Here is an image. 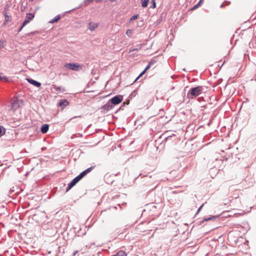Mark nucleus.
<instances>
[{"label": "nucleus", "mask_w": 256, "mask_h": 256, "mask_svg": "<svg viewBox=\"0 0 256 256\" xmlns=\"http://www.w3.org/2000/svg\"><path fill=\"white\" fill-rule=\"evenodd\" d=\"M202 86H198L191 88L187 94V97L189 99H193L202 93Z\"/></svg>", "instance_id": "f257e3e1"}, {"label": "nucleus", "mask_w": 256, "mask_h": 256, "mask_svg": "<svg viewBox=\"0 0 256 256\" xmlns=\"http://www.w3.org/2000/svg\"><path fill=\"white\" fill-rule=\"evenodd\" d=\"M64 67L76 71L78 70L80 68H82V66L77 63H66L64 64Z\"/></svg>", "instance_id": "f03ea898"}, {"label": "nucleus", "mask_w": 256, "mask_h": 256, "mask_svg": "<svg viewBox=\"0 0 256 256\" xmlns=\"http://www.w3.org/2000/svg\"><path fill=\"white\" fill-rule=\"evenodd\" d=\"M123 100V96L122 95H116L112 97L109 100L112 105H117L120 104Z\"/></svg>", "instance_id": "7ed1b4c3"}, {"label": "nucleus", "mask_w": 256, "mask_h": 256, "mask_svg": "<svg viewBox=\"0 0 256 256\" xmlns=\"http://www.w3.org/2000/svg\"><path fill=\"white\" fill-rule=\"evenodd\" d=\"M114 108V106L110 102V100H108L105 104L102 106L101 108L102 110L104 113H106L108 111L112 110Z\"/></svg>", "instance_id": "20e7f679"}, {"label": "nucleus", "mask_w": 256, "mask_h": 256, "mask_svg": "<svg viewBox=\"0 0 256 256\" xmlns=\"http://www.w3.org/2000/svg\"><path fill=\"white\" fill-rule=\"evenodd\" d=\"M8 6L7 5L5 6L3 14L5 17V20H4V22H3V24H2L3 26H6L8 22H10L12 20L10 18V16H8L7 14V11L8 10Z\"/></svg>", "instance_id": "39448f33"}, {"label": "nucleus", "mask_w": 256, "mask_h": 256, "mask_svg": "<svg viewBox=\"0 0 256 256\" xmlns=\"http://www.w3.org/2000/svg\"><path fill=\"white\" fill-rule=\"evenodd\" d=\"M20 101L19 100H14L11 103V109L14 111L16 110L20 106Z\"/></svg>", "instance_id": "423d86ee"}, {"label": "nucleus", "mask_w": 256, "mask_h": 256, "mask_svg": "<svg viewBox=\"0 0 256 256\" xmlns=\"http://www.w3.org/2000/svg\"><path fill=\"white\" fill-rule=\"evenodd\" d=\"M27 80H28V82L30 84L34 86H36L37 88H39V87H40L41 86V83L40 82H38L36 80H34L33 79L28 78Z\"/></svg>", "instance_id": "0eeeda50"}, {"label": "nucleus", "mask_w": 256, "mask_h": 256, "mask_svg": "<svg viewBox=\"0 0 256 256\" xmlns=\"http://www.w3.org/2000/svg\"><path fill=\"white\" fill-rule=\"evenodd\" d=\"M78 182L76 181L74 178L68 184V186L66 189V192L69 191L73 186H74Z\"/></svg>", "instance_id": "6e6552de"}, {"label": "nucleus", "mask_w": 256, "mask_h": 256, "mask_svg": "<svg viewBox=\"0 0 256 256\" xmlns=\"http://www.w3.org/2000/svg\"><path fill=\"white\" fill-rule=\"evenodd\" d=\"M49 128V126L48 124H44L40 128L41 132L42 134H46L48 132Z\"/></svg>", "instance_id": "1a4fd4ad"}, {"label": "nucleus", "mask_w": 256, "mask_h": 256, "mask_svg": "<svg viewBox=\"0 0 256 256\" xmlns=\"http://www.w3.org/2000/svg\"><path fill=\"white\" fill-rule=\"evenodd\" d=\"M69 102L66 99L62 100L59 102V106L64 108L68 104Z\"/></svg>", "instance_id": "9d476101"}, {"label": "nucleus", "mask_w": 256, "mask_h": 256, "mask_svg": "<svg viewBox=\"0 0 256 256\" xmlns=\"http://www.w3.org/2000/svg\"><path fill=\"white\" fill-rule=\"evenodd\" d=\"M98 26V24L97 23H92L90 22L89 23V28L88 29L91 31H93Z\"/></svg>", "instance_id": "9b49d317"}, {"label": "nucleus", "mask_w": 256, "mask_h": 256, "mask_svg": "<svg viewBox=\"0 0 256 256\" xmlns=\"http://www.w3.org/2000/svg\"><path fill=\"white\" fill-rule=\"evenodd\" d=\"M34 17V14L32 13H28L26 14V19L28 20V22L32 20Z\"/></svg>", "instance_id": "f8f14e48"}, {"label": "nucleus", "mask_w": 256, "mask_h": 256, "mask_svg": "<svg viewBox=\"0 0 256 256\" xmlns=\"http://www.w3.org/2000/svg\"><path fill=\"white\" fill-rule=\"evenodd\" d=\"M60 18V14L56 16L53 19L51 20L49 22L53 24L58 22Z\"/></svg>", "instance_id": "ddd939ff"}, {"label": "nucleus", "mask_w": 256, "mask_h": 256, "mask_svg": "<svg viewBox=\"0 0 256 256\" xmlns=\"http://www.w3.org/2000/svg\"><path fill=\"white\" fill-rule=\"evenodd\" d=\"M219 216V215H217V216H210L209 218H205L203 220L202 222H204V221H208V220H216L218 217Z\"/></svg>", "instance_id": "4468645a"}, {"label": "nucleus", "mask_w": 256, "mask_h": 256, "mask_svg": "<svg viewBox=\"0 0 256 256\" xmlns=\"http://www.w3.org/2000/svg\"><path fill=\"white\" fill-rule=\"evenodd\" d=\"M114 256H126V254L124 250H120Z\"/></svg>", "instance_id": "2eb2a0df"}, {"label": "nucleus", "mask_w": 256, "mask_h": 256, "mask_svg": "<svg viewBox=\"0 0 256 256\" xmlns=\"http://www.w3.org/2000/svg\"><path fill=\"white\" fill-rule=\"evenodd\" d=\"M94 244H94V243H91L90 245V244H88V245H86V246H85V247H84V248H82L81 249L80 251H84V252H82V254H84V252H86V250H86V248H91V246H92V245H94Z\"/></svg>", "instance_id": "dca6fc26"}, {"label": "nucleus", "mask_w": 256, "mask_h": 256, "mask_svg": "<svg viewBox=\"0 0 256 256\" xmlns=\"http://www.w3.org/2000/svg\"><path fill=\"white\" fill-rule=\"evenodd\" d=\"M141 1H142V7H143V8L147 7L149 0H141Z\"/></svg>", "instance_id": "f3484780"}, {"label": "nucleus", "mask_w": 256, "mask_h": 256, "mask_svg": "<svg viewBox=\"0 0 256 256\" xmlns=\"http://www.w3.org/2000/svg\"><path fill=\"white\" fill-rule=\"evenodd\" d=\"M54 88L58 92H62L65 91L64 88L61 86H54Z\"/></svg>", "instance_id": "a211bd4d"}, {"label": "nucleus", "mask_w": 256, "mask_h": 256, "mask_svg": "<svg viewBox=\"0 0 256 256\" xmlns=\"http://www.w3.org/2000/svg\"><path fill=\"white\" fill-rule=\"evenodd\" d=\"M94 168V166H92L84 171V173L86 175L88 174Z\"/></svg>", "instance_id": "6ab92c4d"}, {"label": "nucleus", "mask_w": 256, "mask_h": 256, "mask_svg": "<svg viewBox=\"0 0 256 256\" xmlns=\"http://www.w3.org/2000/svg\"><path fill=\"white\" fill-rule=\"evenodd\" d=\"M94 168V166H92L84 171V173L86 175L88 174Z\"/></svg>", "instance_id": "aec40b11"}, {"label": "nucleus", "mask_w": 256, "mask_h": 256, "mask_svg": "<svg viewBox=\"0 0 256 256\" xmlns=\"http://www.w3.org/2000/svg\"><path fill=\"white\" fill-rule=\"evenodd\" d=\"M2 74L0 73V80L4 81H8V78L6 76H1Z\"/></svg>", "instance_id": "412c9836"}, {"label": "nucleus", "mask_w": 256, "mask_h": 256, "mask_svg": "<svg viewBox=\"0 0 256 256\" xmlns=\"http://www.w3.org/2000/svg\"><path fill=\"white\" fill-rule=\"evenodd\" d=\"M156 7V3L155 0H152V6H150V8H154Z\"/></svg>", "instance_id": "4be33fe9"}, {"label": "nucleus", "mask_w": 256, "mask_h": 256, "mask_svg": "<svg viewBox=\"0 0 256 256\" xmlns=\"http://www.w3.org/2000/svg\"><path fill=\"white\" fill-rule=\"evenodd\" d=\"M126 34L128 36L130 37L132 34V30L128 29L126 32Z\"/></svg>", "instance_id": "5701e85b"}, {"label": "nucleus", "mask_w": 256, "mask_h": 256, "mask_svg": "<svg viewBox=\"0 0 256 256\" xmlns=\"http://www.w3.org/2000/svg\"><path fill=\"white\" fill-rule=\"evenodd\" d=\"M76 181L78 182L81 180L82 178L81 177L80 175L79 174L78 176L74 178Z\"/></svg>", "instance_id": "b1692460"}, {"label": "nucleus", "mask_w": 256, "mask_h": 256, "mask_svg": "<svg viewBox=\"0 0 256 256\" xmlns=\"http://www.w3.org/2000/svg\"><path fill=\"white\" fill-rule=\"evenodd\" d=\"M76 181L78 182L81 180L82 178L81 177L80 175L79 174L78 176L74 178Z\"/></svg>", "instance_id": "393cba45"}, {"label": "nucleus", "mask_w": 256, "mask_h": 256, "mask_svg": "<svg viewBox=\"0 0 256 256\" xmlns=\"http://www.w3.org/2000/svg\"><path fill=\"white\" fill-rule=\"evenodd\" d=\"M76 181L78 182L81 180L82 178L81 177L80 175L79 174L78 176L74 178Z\"/></svg>", "instance_id": "a878e982"}, {"label": "nucleus", "mask_w": 256, "mask_h": 256, "mask_svg": "<svg viewBox=\"0 0 256 256\" xmlns=\"http://www.w3.org/2000/svg\"><path fill=\"white\" fill-rule=\"evenodd\" d=\"M5 45V42L3 40H0V50L4 47Z\"/></svg>", "instance_id": "bb28decb"}, {"label": "nucleus", "mask_w": 256, "mask_h": 256, "mask_svg": "<svg viewBox=\"0 0 256 256\" xmlns=\"http://www.w3.org/2000/svg\"><path fill=\"white\" fill-rule=\"evenodd\" d=\"M138 18V14H134V15L132 16L130 18V20L132 21V20H135L137 19Z\"/></svg>", "instance_id": "cd10ccee"}, {"label": "nucleus", "mask_w": 256, "mask_h": 256, "mask_svg": "<svg viewBox=\"0 0 256 256\" xmlns=\"http://www.w3.org/2000/svg\"><path fill=\"white\" fill-rule=\"evenodd\" d=\"M29 22H28V20H26L25 18L24 20V22L22 24V26H24L26 25Z\"/></svg>", "instance_id": "c85d7f7f"}, {"label": "nucleus", "mask_w": 256, "mask_h": 256, "mask_svg": "<svg viewBox=\"0 0 256 256\" xmlns=\"http://www.w3.org/2000/svg\"><path fill=\"white\" fill-rule=\"evenodd\" d=\"M156 60H150V62H149V64L150 65V66H152V65H154L156 63Z\"/></svg>", "instance_id": "c756f323"}, {"label": "nucleus", "mask_w": 256, "mask_h": 256, "mask_svg": "<svg viewBox=\"0 0 256 256\" xmlns=\"http://www.w3.org/2000/svg\"><path fill=\"white\" fill-rule=\"evenodd\" d=\"M146 72V70H144L138 76V78H139L140 76H142L145 72Z\"/></svg>", "instance_id": "7c9ffc66"}, {"label": "nucleus", "mask_w": 256, "mask_h": 256, "mask_svg": "<svg viewBox=\"0 0 256 256\" xmlns=\"http://www.w3.org/2000/svg\"><path fill=\"white\" fill-rule=\"evenodd\" d=\"M80 176H81V177H82V178H83L85 176H86V174L84 173V171H83V172H80Z\"/></svg>", "instance_id": "2f4dec72"}, {"label": "nucleus", "mask_w": 256, "mask_h": 256, "mask_svg": "<svg viewBox=\"0 0 256 256\" xmlns=\"http://www.w3.org/2000/svg\"><path fill=\"white\" fill-rule=\"evenodd\" d=\"M204 204H202L198 210L196 214H198L202 210V208L203 207Z\"/></svg>", "instance_id": "473e14b6"}, {"label": "nucleus", "mask_w": 256, "mask_h": 256, "mask_svg": "<svg viewBox=\"0 0 256 256\" xmlns=\"http://www.w3.org/2000/svg\"><path fill=\"white\" fill-rule=\"evenodd\" d=\"M130 103V101L129 100H127L126 102H123L122 106H125L126 104H128Z\"/></svg>", "instance_id": "72a5a7b5"}, {"label": "nucleus", "mask_w": 256, "mask_h": 256, "mask_svg": "<svg viewBox=\"0 0 256 256\" xmlns=\"http://www.w3.org/2000/svg\"><path fill=\"white\" fill-rule=\"evenodd\" d=\"M78 252V250H74V252L73 254H72V255H73L74 256H76V254H77Z\"/></svg>", "instance_id": "f704fd0d"}, {"label": "nucleus", "mask_w": 256, "mask_h": 256, "mask_svg": "<svg viewBox=\"0 0 256 256\" xmlns=\"http://www.w3.org/2000/svg\"><path fill=\"white\" fill-rule=\"evenodd\" d=\"M150 65L148 64L147 66L146 67V68H144V70H146V71L148 69L150 68Z\"/></svg>", "instance_id": "c9c22d12"}, {"label": "nucleus", "mask_w": 256, "mask_h": 256, "mask_svg": "<svg viewBox=\"0 0 256 256\" xmlns=\"http://www.w3.org/2000/svg\"><path fill=\"white\" fill-rule=\"evenodd\" d=\"M24 26H22H22L18 28V32H20L22 29L23 28Z\"/></svg>", "instance_id": "e433bc0d"}, {"label": "nucleus", "mask_w": 256, "mask_h": 256, "mask_svg": "<svg viewBox=\"0 0 256 256\" xmlns=\"http://www.w3.org/2000/svg\"><path fill=\"white\" fill-rule=\"evenodd\" d=\"M80 6H78V7L76 8H73L72 10H70V11H68V12H71V11H72V10H76V9L78 8H80Z\"/></svg>", "instance_id": "4c0bfd02"}, {"label": "nucleus", "mask_w": 256, "mask_h": 256, "mask_svg": "<svg viewBox=\"0 0 256 256\" xmlns=\"http://www.w3.org/2000/svg\"><path fill=\"white\" fill-rule=\"evenodd\" d=\"M94 0H86L85 2H92Z\"/></svg>", "instance_id": "58836bf2"}, {"label": "nucleus", "mask_w": 256, "mask_h": 256, "mask_svg": "<svg viewBox=\"0 0 256 256\" xmlns=\"http://www.w3.org/2000/svg\"><path fill=\"white\" fill-rule=\"evenodd\" d=\"M2 129L1 126H0V136L2 135Z\"/></svg>", "instance_id": "ea45409f"}, {"label": "nucleus", "mask_w": 256, "mask_h": 256, "mask_svg": "<svg viewBox=\"0 0 256 256\" xmlns=\"http://www.w3.org/2000/svg\"><path fill=\"white\" fill-rule=\"evenodd\" d=\"M224 6V4L223 3V4H221V6H220V8H222V7Z\"/></svg>", "instance_id": "a19ab883"}, {"label": "nucleus", "mask_w": 256, "mask_h": 256, "mask_svg": "<svg viewBox=\"0 0 256 256\" xmlns=\"http://www.w3.org/2000/svg\"><path fill=\"white\" fill-rule=\"evenodd\" d=\"M196 7H197V6H196H196H194V8H192V10H194V9L196 8Z\"/></svg>", "instance_id": "79ce46f5"}, {"label": "nucleus", "mask_w": 256, "mask_h": 256, "mask_svg": "<svg viewBox=\"0 0 256 256\" xmlns=\"http://www.w3.org/2000/svg\"><path fill=\"white\" fill-rule=\"evenodd\" d=\"M138 77L136 78L134 80V82H136L137 80H138Z\"/></svg>", "instance_id": "37998d69"}, {"label": "nucleus", "mask_w": 256, "mask_h": 256, "mask_svg": "<svg viewBox=\"0 0 256 256\" xmlns=\"http://www.w3.org/2000/svg\"><path fill=\"white\" fill-rule=\"evenodd\" d=\"M200 3H199V2L196 4V6H199Z\"/></svg>", "instance_id": "c03bdc74"}, {"label": "nucleus", "mask_w": 256, "mask_h": 256, "mask_svg": "<svg viewBox=\"0 0 256 256\" xmlns=\"http://www.w3.org/2000/svg\"><path fill=\"white\" fill-rule=\"evenodd\" d=\"M200 3H199V2L196 4V6H199Z\"/></svg>", "instance_id": "a18cd8bd"}, {"label": "nucleus", "mask_w": 256, "mask_h": 256, "mask_svg": "<svg viewBox=\"0 0 256 256\" xmlns=\"http://www.w3.org/2000/svg\"><path fill=\"white\" fill-rule=\"evenodd\" d=\"M202 0H200L199 1V3H200L201 2H202Z\"/></svg>", "instance_id": "49530a36"}, {"label": "nucleus", "mask_w": 256, "mask_h": 256, "mask_svg": "<svg viewBox=\"0 0 256 256\" xmlns=\"http://www.w3.org/2000/svg\"><path fill=\"white\" fill-rule=\"evenodd\" d=\"M120 109H121V108H118V111H119V110H120Z\"/></svg>", "instance_id": "de8ad7c7"}, {"label": "nucleus", "mask_w": 256, "mask_h": 256, "mask_svg": "<svg viewBox=\"0 0 256 256\" xmlns=\"http://www.w3.org/2000/svg\"><path fill=\"white\" fill-rule=\"evenodd\" d=\"M120 109H121V108H118V111H119V110H120Z\"/></svg>", "instance_id": "09e8293b"}, {"label": "nucleus", "mask_w": 256, "mask_h": 256, "mask_svg": "<svg viewBox=\"0 0 256 256\" xmlns=\"http://www.w3.org/2000/svg\"><path fill=\"white\" fill-rule=\"evenodd\" d=\"M120 109H121V108H118V111H119V110H120Z\"/></svg>", "instance_id": "8fccbe9b"}, {"label": "nucleus", "mask_w": 256, "mask_h": 256, "mask_svg": "<svg viewBox=\"0 0 256 256\" xmlns=\"http://www.w3.org/2000/svg\"><path fill=\"white\" fill-rule=\"evenodd\" d=\"M120 109H121V108H118V111H119V110H120Z\"/></svg>", "instance_id": "3c124183"}, {"label": "nucleus", "mask_w": 256, "mask_h": 256, "mask_svg": "<svg viewBox=\"0 0 256 256\" xmlns=\"http://www.w3.org/2000/svg\"><path fill=\"white\" fill-rule=\"evenodd\" d=\"M183 70H184V71H186L185 68H184V69H183Z\"/></svg>", "instance_id": "603ef678"}, {"label": "nucleus", "mask_w": 256, "mask_h": 256, "mask_svg": "<svg viewBox=\"0 0 256 256\" xmlns=\"http://www.w3.org/2000/svg\"><path fill=\"white\" fill-rule=\"evenodd\" d=\"M142 174L141 173L140 174H139V176H142Z\"/></svg>", "instance_id": "864d4df0"}, {"label": "nucleus", "mask_w": 256, "mask_h": 256, "mask_svg": "<svg viewBox=\"0 0 256 256\" xmlns=\"http://www.w3.org/2000/svg\"><path fill=\"white\" fill-rule=\"evenodd\" d=\"M29 0L32 2V1H33L34 0Z\"/></svg>", "instance_id": "5fc2aeb1"}]
</instances>
